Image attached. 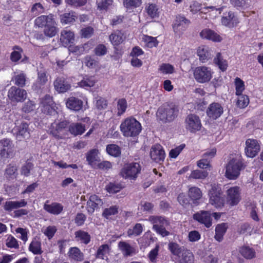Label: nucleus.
<instances>
[{
    "label": "nucleus",
    "mask_w": 263,
    "mask_h": 263,
    "mask_svg": "<svg viewBox=\"0 0 263 263\" xmlns=\"http://www.w3.org/2000/svg\"><path fill=\"white\" fill-rule=\"evenodd\" d=\"M178 111L177 106L175 104H164L157 110V120L162 123L171 122L177 117Z\"/></svg>",
    "instance_id": "1"
},
{
    "label": "nucleus",
    "mask_w": 263,
    "mask_h": 263,
    "mask_svg": "<svg viewBox=\"0 0 263 263\" xmlns=\"http://www.w3.org/2000/svg\"><path fill=\"white\" fill-rule=\"evenodd\" d=\"M123 136L126 137H136L141 132V124L133 117L125 119L120 125Z\"/></svg>",
    "instance_id": "2"
},
{
    "label": "nucleus",
    "mask_w": 263,
    "mask_h": 263,
    "mask_svg": "<svg viewBox=\"0 0 263 263\" xmlns=\"http://www.w3.org/2000/svg\"><path fill=\"white\" fill-rule=\"evenodd\" d=\"M243 168L241 156L237 155L232 158L226 166V176L229 179L234 180L238 178L240 171Z\"/></svg>",
    "instance_id": "3"
},
{
    "label": "nucleus",
    "mask_w": 263,
    "mask_h": 263,
    "mask_svg": "<svg viewBox=\"0 0 263 263\" xmlns=\"http://www.w3.org/2000/svg\"><path fill=\"white\" fill-rule=\"evenodd\" d=\"M210 203L215 208H221L224 205V198L222 192L218 185L213 184L209 191Z\"/></svg>",
    "instance_id": "4"
},
{
    "label": "nucleus",
    "mask_w": 263,
    "mask_h": 263,
    "mask_svg": "<svg viewBox=\"0 0 263 263\" xmlns=\"http://www.w3.org/2000/svg\"><path fill=\"white\" fill-rule=\"evenodd\" d=\"M140 171V165L138 163L133 162L125 164L120 173L125 178L134 179Z\"/></svg>",
    "instance_id": "5"
},
{
    "label": "nucleus",
    "mask_w": 263,
    "mask_h": 263,
    "mask_svg": "<svg viewBox=\"0 0 263 263\" xmlns=\"http://www.w3.org/2000/svg\"><path fill=\"white\" fill-rule=\"evenodd\" d=\"M194 77L199 83H204L209 82L212 78L211 70L205 66H199L194 70Z\"/></svg>",
    "instance_id": "6"
},
{
    "label": "nucleus",
    "mask_w": 263,
    "mask_h": 263,
    "mask_svg": "<svg viewBox=\"0 0 263 263\" xmlns=\"http://www.w3.org/2000/svg\"><path fill=\"white\" fill-rule=\"evenodd\" d=\"M8 99L13 103L23 102L27 97L25 90L16 86H12L8 92Z\"/></svg>",
    "instance_id": "7"
},
{
    "label": "nucleus",
    "mask_w": 263,
    "mask_h": 263,
    "mask_svg": "<svg viewBox=\"0 0 263 263\" xmlns=\"http://www.w3.org/2000/svg\"><path fill=\"white\" fill-rule=\"evenodd\" d=\"M185 123L186 128L192 133L199 131L201 128L200 119L195 114L189 115L185 119Z\"/></svg>",
    "instance_id": "8"
},
{
    "label": "nucleus",
    "mask_w": 263,
    "mask_h": 263,
    "mask_svg": "<svg viewBox=\"0 0 263 263\" xmlns=\"http://www.w3.org/2000/svg\"><path fill=\"white\" fill-rule=\"evenodd\" d=\"M245 152L246 155L250 158L255 157L260 150V145L256 140L249 139L246 141Z\"/></svg>",
    "instance_id": "9"
},
{
    "label": "nucleus",
    "mask_w": 263,
    "mask_h": 263,
    "mask_svg": "<svg viewBox=\"0 0 263 263\" xmlns=\"http://www.w3.org/2000/svg\"><path fill=\"white\" fill-rule=\"evenodd\" d=\"M12 143L8 139L0 140V159L8 158L12 155Z\"/></svg>",
    "instance_id": "10"
},
{
    "label": "nucleus",
    "mask_w": 263,
    "mask_h": 263,
    "mask_svg": "<svg viewBox=\"0 0 263 263\" xmlns=\"http://www.w3.org/2000/svg\"><path fill=\"white\" fill-rule=\"evenodd\" d=\"M240 189L238 186L231 187L227 191V201L231 205H237L241 199Z\"/></svg>",
    "instance_id": "11"
},
{
    "label": "nucleus",
    "mask_w": 263,
    "mask_h": 263,
    "mask_svg": "<svg viewBox=\"0 0 263 263\" xmlns=\"http://www.w3.org/2000/svg\"><path fill=\"white\" fill-rule=\"evenodd\" d=\"M103 204L102 200L96 195H91L87 202V210L89 214H92Z\"/></svg>",
    "instance_id": "12"
},
{
    "label": "nucleus",
    "mask_w": 263,
    "mask_h": 263,
    "mask_svg": "<svg viewBox=\"0 0 263 263\" xmlns=\"http://www.w3.org/2000/svg\"><path fill=\"white\" fill-rule=\"evenodd\" d=\"M193 218L203 224L206 228H210L212 226L211 214L208 211H202L194 214Z\"/></svg>",
    "instance_id": "13"
},
{
    "label": "nucleus",
    "mask_w": 263,
    "mask_h": 263,
    "mask_svg": "<svg viewBox=\"0 0 263 263\" xmlns=\"http://www.w3.org/2000/svg\"><path fill=\"white\" fill-rule=\"evenodd\" d=\"M151 158L156 162L163 161L165 158V153L160 144L153 146L150 152Z\"/></svg>",
    "instance_id": "14"
},
{
    "label": "nucleus",
    "mask_w": 263,
    "mask_h": 263,
    "mask_svg": "<svg viewBox=\"0 0 263 263\" xmlns=\"http://www.w3.org/2000/svg\"><path fill=\"white\" fill-rule=\"evenodd\" d=\"M223 112L222 107L218 103L211 104L206 110L208 116L213 119H216L219 118Z\"/></svg>",
    "instance_id": "15"
},
{
    "label": "nucleus",
    "mask_w": 263,
    "mask_h": 263,
    "mask_svg": "<svg viewBox=\"0 0 263 263\" xmlns=\"http://www.w3.org/2000/svg\"><path fill=\"white\" fill-rule=\"evenodd\" d=\"M190 24V21L183 16H176L173 25V29L175 32L184 31Z\"/></svg>",
    "instance_id": "16"
},
{
    "label": "nucleus",
    "mask_w": 263,
    "mask_h": 263,
    "mask_svg": "<svg viewBox=\"0 0 263 263\" xmlns=\"http://www.w3.org/2000/svg\"><path fill=\"white\" fill-rule=\"evenodd\" d=\"M203 39L211 40L214 42H220L222 40V37L217 32L210 29H205L200 33Z\"/></svg>",
    "instance_id": "17"
},
{
    "label": "nucleus",
    "mask_w": 263,
    "mask_h": 263,
    "mask_svg": "<svg viewBox=\"0 0 263 263\" xmlns=\"http://www.w3.org/2000/svg\"><path fill=\"white\" fill-rule=\"evenodd\" d=\"M74 41V35L73 32L64 30L61 32L60 42L64 47L68 46Z\"/></svg>",
    "instance_id": "18"
},
{
    "label": "nucleus",
    "mask_w": 263,
    "mask_h": 263,
    "mask_svg": "<svg viewBox=\"0 0 263 263\" xmlns=\"http://www.w3.org/2000/svg\"><path fill=\"white\" fill-rule=\"evenodd\" d=\"M27 204V202L24 199L20 201H7L4 203L3 207L5 211L10 212L14 209L24 207Z\"/></svg>",
    "instance_id": "19"
},
{
    "label": "nucleus",
    "mask_w": 263,
    "mask_h": 263,
    "mask_svg": "<svg viewBox=\"0 0 263 263\" xmlns=\"http://www.w3.org/2000/svg\"><path fill=\"white\" fill-rule=\"evenodd\" d=\"M16 138L20 140L22 139H28L30 137V132L28 124L26 122H22L21 125L16 127Z\"/></svg>",
    "instance_id": "20"
},
{
    "label": "nucleus",
    "mask_w": 263,
    "mask_h": 263,
    "mask_svg": "<svg viewBox=\"0 0 263 263\" xmlns=\"http://www.w3.org/2000/svg\"><path fill=\"white\" fill-rule=\"evenodd\" d=\"M44 209L50 214L58 215L63 211V206L61 204L57 202H53L50 204L46 203L44 205Z\"/></svg>",
    "instance_id": "21"
},
{
    "label": "nucleus",
    "mask_w": 263,
    "mask_h": 263,
    "mask_svg": "<svg viewBox=\"0 0 263 263\" xmlns=\"http://www.w3.org/2000/svg\"><path fill=\"white\" fill-rule=\"evenodd\" d=\"M55 89L59 92H65L70 88V85L63 78H57L54 82Z\"/></svg>",
    "instance_id": "22"
},
{
    "label": "nucleus",
    "mask_w": 263,
    "mask_h": 263,
    "mask_svg": "<svg viewBox=\"0 0 263 263\" xmlns=\"http://www.w3.org/2000/svg\"><path fill=\"white\" fill-rule=\"evenodd\" d=\"M222 25L230 28L235 27L239 23L238 19L234 16V13L230 12L228 16L223 17L221 19Z\"/></svg>",
    "instance_id": "23"
},
{
    "label": "nucleus",
    "mask_w": 263,
    "mask_h": 263,
    "mask_svg": "<svg viewBox=\"0 0 263 263\" xmlns=\"http://www.w3.org/2000/svg\"><path fill=\"white\" fill-rule=\"evenodd\" d=\"M83 102L81 100L74 97L69 98L66 102L67 107L73 110H80L82 107Z\"/></svg>",
    "instance_id": "24"
},
{
    "label": "nucleus",
    "mask_w": 263,
    "mask_h": 263,
    "mask_svg": "<svg viewBox=\"0 0 263 263\" xmlns=\"http://www.w3.org/2000/svg\"><path fill=\"white\" fill-rule=\"evenodd\" d=\"M56 23L54 18L45 27L44 33L48 37H52L55 35L58 32V28L56 27Z\"/></svg>",
    "instance_id": "25"
},
{
    "label": "nucleus",
    "mask_w": 263,
    "mask_h": 263,
    "mask_svg": "<svg viewBox=\"0 0 263 263\" xmlns=\"http://www.w3.org/2000/svg\"><path fill=\"white\" fill-rule=\"evenodd\" d=\"M197 54L202 63H205L211 58L210 51L208 48L205 46L199 47L197 50Z\"/></svg>",
    "instance_id": "26"
},
{
    "label": "nucleus",
    "mask_w": 263,
    "mask_h": 263,
    "mask_svg": "<svg viewBox=\"0 0 263 263\" xmlns=\"http://www.w3.org/2000/svg\"><path fill=\"white\" fill-rule=\"evenodd\" d=\"M118 247L123 253L125 256H130L133 254L135 253V249L126 242H119L118 243Z\"/></svg>",
    "instance_id": "27"
},
{
    "label": "nucleus",
    "mask_w": 263,
    "mask_h": 263,
    "mask_svg": "<svg viewBox=\"0 0 263 263\" xmlns=\"http://www.w3.org/2000/svg\"><path fill=\"white\" fill-rule=\"evenodd\" d=\"M148 220L153 224V229L155 230V226L158 227L166 226L168 225V222L163 217L161 216H151L149 217Z\"/></svg>",
    "instance_id": "28"
},
{
    "label": "nucleus",
    "mask_w": 263,
    "mask_h": 263,
    "mask_svg": "<svg viewBox=\"0 0 263 263\" xmlns=\"http://www.w3.org/2000/svg\"><path fill=\"white\" fill-rule=\"evenodd\" d=\"M53 18V15L51 14L48 15H41L35 19V24L39 27H45Z\"/></svg>",
    "instance_id": "29"
},
{
    "label": "nucleus",
    "mask_w": 263,
    "mask_h": 263,
    "mask_svg": "<svg viewBox=\"0 0 263 263\" xmlns=\"http://www.w3.org/2000/svg\"><path fill=\"white\" fill-rule=\"evenodd\" d=\"M85 130V126L81 123H72L69 127V132L74 136L82 135Z\"/></svg>",
    "instance_id": "30"
},
{
    "label": "nucleus",
    "mask_w": 263,
    "mask_h": 263,
    "mask_svg": "<svg viewBox=\"0 0 263 263\" xmlns=\"http://www.w3.org/2000/svg\"><path fill=\"white\" fill-rule=\"evenodd\" d=\"M98 151L96 149L90 150L87 154L86 158L89 164L96 167V162L98 161Z\"/></svg>",
    "instance_id": "31"
},
{
    "label": "nucleus",
    "mask_w": 263,
    "mask_h": 263,
    "mask_svg": "<svg viewBox=\"0 0 263 263\" xmlns=\"http://www.w3.org/2000/svg\"><path fill=\"white\" fill-rule=\"evenodd\" d=\"M17 168L15 165L9 164L5 170V176L9 180L15 179L17 175Z\"/></svg>",
    "instance_id": "32"
},
{
    "label": "nucleus",
    "mask_w": 263,
    "mask_h": 263,
    "mask_svg": "<svg viewBox=\"0 0 263 263\" xmlns=\"http://www.w3.org/2000/svg\"><path fill=\"white\" fill-rule=\"evenodd\" d=\"M61 21L62 24H67L75 22L77 16L74 12L65 13L60 16Z\"/></svg>",
    "instance_id": "33"
},
{
    "label": "nucleus",
    "mask_w": 263,
    "mask_h": 263,
    "mask_svg": "<svg viewBox=\"0 0 263 263\" xmlns=\"http://www.w3.org/2000/svg\"><path fill=\"white\" fill-rule=\"evenodd\" d=\"M68 123L66 121H62L60 123L54 122L51 124V133L55 137H59L57 133L62 131L64 128L67 127Z\"/></svg>",
    "instance_id": "34"
},
{
    "label": "nucleus",
    "mask_w": 263,
    "mask_h": 263,
    "mask_svg": "<svg viewBox=\"0 0 263 263\" xmlns=\"http://www.w3.org/2000/svg\"><path fill=\"white\" fill-rule=\"evenodd\" d=\"M194 257L193 254L187 249H183L180 263H193Z\"/></svg>",
    "instance_id": "35"
},
{
    "label": "nucleus",
    "mask_w": 263,
    "mask_h": 263,
    "mask_svg": "<svg viewBox=\"0 0 263 263\" xmlns=\"http://www.w3.org/2000/svg\"><path fill=\"white\" fill-rule=\"evenodd\" d=\"M29 250L34 254H41L43 252L41 243L36 238H33L29 247Z\"/></svg>",
    "instance_id": "36"
},
{
    "label": "nucleus",
    "mask_w": 263,
    "mask_h": 263,
    "mask_svg": "<svg viewBox=\"0 0 263 263\" xmlns=\"http://www.w3.org/2000/svg\"><path fill=\"white\" fill-rule=\"evenodd\" d=\"M111 42L115 45L122 43L124 40L123 34L120 31H116L109 36Z\"/></svg>",
    "instance_id": "37"
},
{
    "label": "nucleus",
    "mask_w": 263,
    "mask_h": 263,
    "mask_svg": "<svg viewBox=\"0 0 263 263\" xmlns=\"http://www.w3.org/2000/svg\"><path fill=\"white\" fill-rule=\"evenodd\" d=\"M239 252L242 256L248 259L255 257L256 254L253 249L247 246L241 247L239 250Z\"/></svg>",
    "instance_id": "38"
},
{
    "label": "nucleus",
    "mask_w": 263,
    "mask_h": 263,
    "mask_svg": "<svg viewBox=\"0 0 263 263\" xmlns=\"http://www.w3.org/2000/svg\"><path fill=\"white\" fill-rule=\"evenodd\" d=\"M75 236L78 240H81L85 244H88L90 240V236L88 233L82 230L76 231Z\"/></svg>",
    "instance_id": "39"
},
{
    "label": "nucleus",
    "mask_w": 263,
    "mask_h": 263,
    "mask_svg": "<svg viewBox=\"0 0 263 263\" xmlns=\"http://www.w3.org/2000/svg\"><path fill=\"white\" fill-rule=\"evenodd\" d=\"M68 253L69 256L75 260L81 261L83 259V254L78 248H71Z\"/></svg>",
    "instance_id": "40"
},
{
    "label": "nucleus",
    "mask_w": 263,
    "mask_h": 263,
    "mask_svg": "<svg viewBox=\"0 0 263 263\" xmlns=\"http://www.w3.org/2000/svg\"><path fill=\"white\" fill-rule=\"evenodd\" d=\"M214 61L222 71H224L227 69L228 66L227 62L222 58L220 53L218 52L217 53Z\"/></svg>",
    "instance_id": "41"
},
{
    "label": "nucleus",
    "mask_w": 263,
    "mask_h": 263,
    "mask_svg": "<svg viewBox=\"0 0 263 263\" xmlns=\"http://www.w3.org/2000/svg\"><path fill=\"white\" fill-rule=\"evenodd\" d=\"M96 82V81L94 77H86L78 84L81 87H91L94 86Z\"/></svg>",
    "instance_id": "42"
},
{
    "label": "nucleus",
    "mask_w": 263,
    "mask_h": 263,
    "mask_svg": "<svg viewBox=\"0 0 263 263\" xmlns=\"http://www.w3.org/2000/svg\"><path fill=\"white\" fill-rule=\"evenodd\" d=\"M106 151L108 154L114 157H118L121 154L120 148L116 144L107 145Z\"/></svg>",
    "instance_id": "43"
},
{
    "label": "nucleus",
    "mask_w": 263,
    "mask_h": 263,
    "mask_svg": "<svg viewBox=\"0 0 263 263\" xmlns=\"http://www.w3.org/2000/svg\"><path fill=\"white\" fill-rule=\"evenodd\" d=\"M238 96V97L236 102L237 106L240 108H245L249 103V99L248 97L242 94Z\"/></svg>",
    "instance_id": "44"
},
{
    "label": "nucleus",
    "mask_w": 263,
    "mask_h": 263,
    "mask_svg": "<svg viewBox=\"0 0 263 263\" xmlns=\"http://www.w3.org/2000/svg\"><path fill=\"white\" fill-rule=\"evenodd\" d=\"M189 196L193 200L199 199L202 196L200 189L197 187H192L189 191Z\"/></svg>",
    "instance_id": "45"
},
{
    "label": "nucleus",
    "mask_w": 263,
    "mask_h": 263,
    "mask_svg": "<svg viewBox=\"0 0 263 263\" xmlns=\"http://www.w3.org/2000/svg\"><path fill=\"white\" fill-rule=\"evenodd\" d=\"M208 176V173L205 171L194 170L192 172L190 178L196 179H204Z\"/></svg>",
    "instance_id": "46"
},
{
    "label": "nucleus",
    "mask_w": 263,
    "mask_h": 263,
    "mask_svg": "<svg viewBox=\"0 0 263 263\" xmlns=\"http://www.w3.org/2000/svg\"><path fill=\"white\" fill-rule=\"evenodd\" d=\"M142 3V0H123V5L127 9L139 7Z\"/></svg>",
    "instance_id": "47"
},
{
    "label": "nucleus",
    "mask_w": 263,
    "mask_h": 263,
    "mask_svg": "<svg viewBox=\"0 0 263 263\" xmlns=\"http://www.w3.org/2000/svg\"><path fill=\"white\" fill-rule=\"evenodd\" d=\"M47 81V77L46 73L44 71H40L38 72L37 80L36 83V87L41 88L44 85Z\"/></svg>",
    "instance_id": "48"
},
{
    "label": "nucleus",
    "mask_w": 263,
    "mask_h": 263,
    "mask_svg": "<svg viewBox=\"0 0 263 263\" xmlns=\"http://www.w3.org/2000/svg\"><path fill=\"white\" fill-rule=\"evenodd\" d=\"M109 251V246L107 244L101 245L97 250L96 257L104 259V256Z\"/></svg>",
    "instance_id": "49"
},
{
    "label": "nucleus",
    "mask_w": 263,
    "mask_h": 263,
    "mask_svg": "<svg viewBox=\"0 0 263 263\" xmlns=\"http://www.w3.org/2000/svg\"><path fill=\"white\" fill-rule=\"evenodd\" d=\"M168 248L171 252L175 255L179 256L180 253H182L184 248H181L179 245L175 242H170L168 245Z\"/></svg>",
    "instance_id": "50"
},
{
    "label": "nucleus",
    "mask_w": 263,
    "mask_h": 263,
    "mask_svg": "<svg viewBox=\"0 0 263 263\" xmlns=\"http://www.w3.org/2000/svg\"><path fill=\"white\" fill-rule=\"evenodd\" d=\"M123 188L122 186L119 183H109L106 186V189L110 193H116L119 192Z\"/></svg>",
    "instance_id": "51"
},
{
    "label": "nucleus",
    "mask_w": 263,
    "mask_h": 263,
    "mask_svg": "<svg viewBox=\"0 0 263 263\" xmlns=\"http://www.w3.org/2000/svg\"><path fill=\"white\" fill-rule=\"evenodd\" d=\"M159 70L164 74H172L174 72V68L170 64H162L159 67Z\"/></svg>",
    "instance_id": "52"
},
{
    "label": "nucleus",
    "mask_w": 263,
    "mask_h": 263,
    "mask_svg": "<svg viewBox=\"0 0 263 263\" xmlns=\"http://www.w3.org/2000/svg\"><path fill=\"white\" fill-rule=\"evenodd\" d=\"M236 88V95H240L245 89L244 82L239 78H236L235 81Z\"/></svg>",
    "instance_id": "53"
},
{
    "label": "nucleus",
    "mask_w": 263,
    "mask_h": 263,
    "mask_svg": "<svg viewBox=\"0 0 263 263\" xmlns=\"http://www.w3.org/2000/svg\"><path fill=\"white\" fill-rule=\"evenodd\" d=\"M98 8L101 10H107L109 6L112 4V0H97Z\"/></svg>",
    "instance_id": "54"
},
{
    "label": "nucleus",
    "mask_w": 263,
    "mask_h": 263,
    "mask_svg": "<svg viewBox=\"0 0 263 263\" xmlns=\"http://www.w3.org/2000/svg\"><path fill=\"white\" fill-rule=\"evenodd\" d=\"M117 108L118 110V115L121 116L125 111L127 108V102L125 99H121L119 100Z\"/></svg>",
    "instance_id": "55"
},
{
    "label": "nucleus",
    "mask_w": 263,
    "mask_h": 263,
    "mask_svg": "<svg viewBox=\"0 0 263 263\" xmlns=\"http://www.w3.org/2000/svg\"><path fill=\"white\" fill-rule=\"evenodd\" d=\"M143 228L141 224L137 223L134 226L133 229H129L127 231L128 236L135 235L136 236L139 235L142 232Z\"/></svg>",
    "instance_id": "56"
},
{
    "label": "nucleus",
    "mask_w": 263,
    "mask_h": 263,
    "mask_svg": "<svg viewBox=\"0 0 263 263\" xmlns=\"http://www.w3.org/2000/svg\"><path fill=\"white\" fill-rule=\"evenodd\" d=\"M252 228L248 223H245L241 224L238 229V232L240 234H251Z\"/></svg>",
    "instance_id": "57"
},
{
    "label": "nucleus",
    "mask_w": 263,
    "mask_h": 263,
    "mask_svg": "<svg viewBox=\"0 0 263 263\" xmlns=\"http://www.w3.org/2000/svg\"><path fill=\"white\" fill-rule=\"evenodd\" d=\"M15 84L18 86L23 87L25 84L26 76L24 73H20L14 77Z\"/></svg>",
    "instance_id": "58"
},
{
    "label": "nucleus",
    "mask_w": 263,
    "mask_h": 263,
    "mask_svg": "<svg viewBox=\"0 0 263 263\" xmlns=\"http://www.w3.org/2000/svg\"><path fill=\"white\" fill-rule=\"evenodd\" d=\"M85 64L89 68H95L98 66V61L89 56H87L85 58Z\"/></svg>",
    "instance_id": "59"
},
{
    "label": "nucleus",
    "mask_w": 263,
    "mask_h": 263,
    "mask_svg": "<svg viewBox=\"0 0 263 263\" xmlns=\"http://www.w3.org/2000/svg\"><path fill=\"white\" fill-rule=\"evenodd\" d=\"M118 213V208L116 206H112L109 208L105 209L103 212V216L108 218L111 215H113Z\"/></svg>",
    "instance_id": "60"
},
{
    "label": "nucleus",
    "mask_w": 263,
    "mask_h": 263,
    "mask_svg": "<svg viewBox=\"0 0 263 263\" xmlns=\"http://www.w3.org/2000/svg\"><path fill=\"white\" fill-rule=\"evenodd\" d=\"M6 246L9 248H17L18 244L16 239L11 235H9L6 241Z\"/></svg>",
    "instance_id": "61"
},
{
    "label": "nucleus",
    "mask_w": 263,
    "mask_h": 263,
    "mask_svg": "<svg viewBox=\"0 0 263 263\" xmlns=\"http://www.w3.org/2000/svg\"><path fill=\"white\" fill-rule=\"evenodd\" d=\"M68 50L70 52L80 55L83 53L84 48L82 46L69 45Z\"/></svg>",
    "instance_id": "62"
},
{
    "label": "nucleus",
    "mask_w": 263,
    "mask_h": 263,
    "mask_svg": "<svg viewBox=\"0 0 263 263\" xmlns=\"http://www.w3.org/2000/svg\"><path fill=\"white\" fill-rule=\"evenodd\" d=\"M146 10L148 14L152 17H154L158 14V9L155 4H149L146 8Z\"/></svg>",
    "instance_id": "63"
},
{
    "label": "nucleus",
    "mask_w": 263,
    "mask_h": 263,
    "mask_svg": "<svg viewBox=\"0 0 263 263\" xmlns=\"http://www.w3.org/2000/svg\"><path fill=\"white\" fill-rule=\"evenodd\" d=\"M31 11L34 15H37L40 13H43L44 8L41 3H37L33 5Z\"/></svg>",
    "instance_id": "64"
}]
</instances>
